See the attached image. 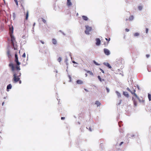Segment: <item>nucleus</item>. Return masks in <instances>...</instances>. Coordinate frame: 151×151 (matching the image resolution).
I'll return each mask as SVG.
<instances>
[{
    "label": "nucleus",
    "mask_w": 151,
    "mask_h": 151,
    "mask_svg": "<svg viewBox=\"0 0 151 151\" xmlns=\"http://www.w3.org/2000/svg\"><path fill=\"white\" fill-rule=\"evenodd\" d=\"M102 81H104V79H102Z\"/></svg>",
    "instance_id": "864d4df0"
},
{
    "label": "nucleus",
    "mask_w": 151,
    "mask_h": 151,
    "mask_svg": "<svg viewBox=\"0 0 151 151\" xmlns=\"http://www.w3.org/2000/svg\"><path fill=\"white\" fill-rule=\"evenodd\" d=\"M118 124H119V127H120V124H120V123H118Z\"/></svg>",
    "instance_id": "3c124183"
},
{
    "label": "nucleus",
    "mask_w": 151,
    "mask_h": 151,
    "mask_svg": "<svg viewBox=\"0 0 151 151\" xmlns=\"http://www.w3.org/2000/svg\"><path fill=\"white\" fill-rule=\"evenodd\" d=\"M72 4L70 0H67V5L68 6H70L72 5Z\"/></svg>",
    "instance_id": "1a4fd4ad"
},
{
    "label": "nucleus",
    "mask_w": 151,
    "mask_h": 151,
    "mask_svg": "<svg viewBox=\"0 0 151 151\" xmlns=\"http://www.w3.org/2000/svg\"><path fill=\"white\" fill-rule=\"evenodd\" d=\"M85 75H86V77L87 76V74H86Z\"/></svg>",
    "instance_id": "8fccbe9b"
},
{
    "label": "nucleus",
    "mask_w": 151,
    "mask_h": 151,
    "mask_svg": "<svg viewBox=\"0 0 151 151\" xmlns=\"http://www.w3.org/2000/svg\"><path fill=\"white\" fill-rule=\"evenodd\" d=\"M62 60V58H61V57H59L58 59V61L60 63L61 61Z\"/></svg>",
    "instance_id": "393cba45"
},
{
    "label": "nucleus",
    "mask_w": 151,
    "mask_h": 151,
    "mask_svg": "<svg viewBox=\"0 0 151 151\" xmlns=\"http://www.w3.org/2000/svg\"><path fill=\"white\" fill-rule=\"evenodd\" d=\"M126 32H128L129 31V29H125Z\"/></svg>",
    "instance_id": "58836bf2"
},
{
    "label": "nucleus",
    "mask_w": 151,
    "mask_h": 151,
    "mask_svg": "<svg viewBox=\"0 0 151 151\" xmlns=\"http://www.w3.org/2000/svg\"><path fill=\"white\" fill-rule=\"evenodd\" d=\"M22 57H23V58H25V57H26V55H25V53H24L22 55Z\"/></svg>",
    "instance_id": "473e14b6"
},
{
    "label": "nucleus",
    "mask_w": 151,
    "mask_h": 151,
    "mask_svg": "<svg viewBox=\"0 0 151 151\" xmlns=\"http://www.w3.org/2000/svg\"><path fill=\"white\" fill-rule=\"evenodd\" d=\"M82 17L83 19L85 21H87L88 19V18L86 16H83Z\"/></svg>",
    "instance_id": "2eb2a0df"
},
{
    "label": "nucleus",
    "mask_w": 151,
    "mask_h": 151,
    "mask_svg": "<svg viewBox=\"0 0 151 151\" xmlns=\"http://www.w3.org/2000/svg\"><path fill=\"white\" fill-rule=\"evenodd\" d=\"M139 35V33H138L137 32L135 33L134 34V36L135 37L137 36H138Z\"/></svg>",
    "instance_id": "a878e982"
},
{
    "label": "nucleus",
    "mask_w": 151,
    "mask_h": 151,
    "mask_svg": "<svg viewBox=\"0 0 151 151\" xmlns=\"http://www.w3.org/2000/svg\"><path fill=\"white\" fill-rule=\"evenodd\" d=\"M122 143H123V142H121L120 144V145H121Z\"/></svg>",
    "instance_id": "a18cd8bd"
},
{
    "label": "nucleus",
    "mask_w": 151,
    "mask_h": 151,
    "mask_svg": "<svg viewBox=\"0 0 151 151\" xmlns=\"http://www.w3.org/2000/svg\"><path fill=\"white\" fill-rule=\"evenodd\" d=\"M52 43L54 45H56L57 43V41L55 39H52Z\"/></svg>",
    "instance_id": "dca6fc26"
},
{
    "label": "nucleus",
    "mask_w": 151,
    "mask_h": 151,
    "mask_svg": "<svg viewBox=\"0 0 151 151\" xmlns=\"http://www.w3.org/2000/svg\"><path fill=\"white\" fill-rule=\"evenodd\" d=\"M14 0L16 3V5L17 6H18V1H17V0Z\"/></svg>",
    "instance_id": "bb28decb"
},
{
    "label": "nucleus",
    "mask_w": 151,
    "mask_h": 151,
    "mask_svg": "<svg viewBox=\"0 0 151 151\" xmlns=\"http://www.w3.org/2000/svg\"><path fill=\"white\" fill-rule=\"evenodd\" d=\"M123 95L127 98H128L129 97V95L128 93L126 92H123Z\"/></svg>",
    "instance_id": "9d476101"
},
{
    "label": "nucleus",
    "mask_w": 151,
    "mask_h": 151,
    "mask_svg": "<svg viewBox=\"0 0 151 151\" xmlns=\"http://www.w3.org/2000/svg\"><path fill=\"white\" fill-rule=\"evenodd\" d=\"M19 65H17L16 64V66L15 67L14 66V64L12 63H10L9 65V66L11 68L12 71L14 72L13 73L15 72L14 71L15 69V68H16L19 71L20 70V68Z\"/></svg>",
    "instance_id": "f03ea898"
},
{
    "label": "nucleus",
    "mask_w": 151,
    "mask_h": 151,
    "mask_svg": "<svg viewBox=\"0 0 151 151\" xmlns=\"http://www.w3.org/2000/svg\"><path fill=\"white\" fill-rule=\"evenodd\" d=\"M68 77L69 79V81L70 82L71 81V77L70 75L68 76Z\"/></svg>",
    "instance_id": "2f4dec72"
},
{
    "label": "nucleus",
    "mask_w": 151,
    "mask_h": 151,
    "mask_svg": "<svg viewBox=\"0 0 151 151\" xmlns=\"http://www.w3.org/2000/svg\"><path fill=\"white\" fill-rule=\"evenodd\" d=\"M121 101H122V100H121L120 102L118 104V105H120V104L121 103Z\"/></svg>",
    "instance_id": "c03bdc74"
},
{
    "label": "nucleus",
    "mask_w": 151,
    "mask_h": 151,
    "mask_svg": "<svg viewBox=\"0 0 151 151\" xmlns=\"http://www.w3.org/2000/svg\"><path fill=\"white\" fill-rule=\"evenodd\" d=\"M127 90L130 92L133 95L136 97H137V96L135 93L136 90H135L133 89L132 91L129 88H127Z\"/></svg>",
    "instance_id": "20e7f679"
},
{
    "label": "nucleus",
    "mask_w": 151,
    "mask_h": 151,
    "mask_svg": "<svg viewBox=\"0 0 151 151\" xmlns=\"http://www.w3.org/2000/svg\"><path fill=\"white\" fill-rule=\"evenodd\" d=\"M104 53L106 55H109L110 54V52L109 50L106 48H104Z\"/></svg>",
    "instance_id": "0eeeda50"
},
{
    "label": "nucleus",
    "mask_w": 151,
    "mask_h": 151,
    "mask_svg": "<svg viewBox=\"0 0 151 151\" xmlns=\"http://www.w3.org/2000/svg\"><path fill=\"white\" fill-rule=\"evenodd\" d=\"M138 99L139 101L140 102H144V100L141 97L140 98H139L138 96L137 97H136Z\"/></svg>",
    "instance_id": "9b49d317"
},
{
    "label": "nucleus",
    "mask_w": 151,
    "mask_h": 151,
    "mask_svg": "<svg viewBox=\"0 0 151 151\" xmlns=\"http://www.w3.org/2000/svg\"><path fill=\"white\" fill-rule=\"evenodd\" d=\"M148 28H146V33H148Z\"/></svg>",
    "instance_id": "ea45409f"
},
{
    "label": "nucleus",
    "mask_w": 151,
    "mask_h": 151,
    "mask_svg": "<svg viewBox=\"0 0 151 151\" xmlns=\"http://www.w3.org/2000/svg\"><path fill=\"white\" fill-rule=\"evenodd\" d=\"M133 99V97H132V99Z\"/></svg>",
    "instance_id": "5fc2aeb1"
},
{
    "label": "nucleus",
    "mask_w": 151,
    "mask_h": 151,
    "mask_svg": "<svg viewBox=\"0 0 151 151\" xmlns=\"http://www.w3.org/2000/svg\"><path fill=\"white\" fill-rule=\"evenodd\" d=\"M13 27H12V30H10V32L11 33L12 32V33L13 32Z\"/></svg>",
    "instance_id": "72a5a7b5"
},
{
    "label": "nucleus",
    "mask_w": 151,
    "mask_h": 151,
    "mask_svg": "<svg viewBox=\"0 0 151 151\" xmlns=\"http://www.w3.org/2000/svg\"><path fill=\"white\" fill-rule=\"evenodd\" d=\"M146 56L147 58H148L150 57V55L148 54L146 55Z\"/></svg>",
    "instance_id": "a19ab883"
},
{
    "label": "nucleus",
    "mask_w": 151,
    "mask_h": 151,
    "mask_svg": "<svg viewBox=\"0 0 151 151\" xmlns=\"http://www.w3.org/2000/svg\"><path fill=\"white\" fill-rule=\"evenodd\" d=\"M134 18V16L132 15L129 17V20L130 21H132L133 19Z\"/></svg>",
    "instance_id": "aec40b11"
},
{
    "label": "nucleus",
    "mask_w": 151,
    "mask_h": 151,
    "mask_svg": "<svg viewBox=\"0 0 151 151\" xmlns=\"http://www.w3.org/2000/svg\"><path fill=\"white\" fill-rule=\"evenodd\" d=\"M28 12H27L26 14L25 19L27 20L28 19Z\"/></svg>",
    "instance_id": "5701e85b"
},
{
    "label": "nucleus",
    "mask_w": 151,
    "mask_h": 151,
    "mask_svg": "<svg viewBox=\"0 0 151 151\" xmlns=\"http://www.w3.org/2000/svg\"><path fill=\"white\" fill-rule=\"evenodd\" d=\"M138 9H139V10H141L142 9V6H139V7H138Z\"/></svg>",
    "instance_id": "7c9ffc66"
},
{
    "label": "nucleus",
    "mask_w": 151,
    "mask_h": 151,
    "mask_svg": "<svg viewBox=\"0 0 151 151\" xmlns=\"http://www.w3.org/2000/svg\"><path fill=\"white\" fill-rule=\"evenodd\" d=\"M101 104V103L98 101H96L95 104L97 105V106H100Z\"/></svg>",
    "instance_id": "a211bd4d"
},
{
    "label": "nucleus",
    "mask_w": 151,
    "mask_h": 151,
    "mask_svg": "<svg viewBox=\"0 0 151 151\" xmlns=\"http://www.w3.org/2000/svg\"><path fill=\"white\" fill-rule=\"evenodd\" d=\"M85 71H86L87 73H89L90 75L92 76H93V73L92 72V71H89V70H85Z\"/></svg>",
    "instance_id": "4468645a"
},
{
    "label": "nucleus",
    "mask_w": 151,
    "mask_h": 151,
    "mask_svg": "<svg viewBox=\"0 0 151 151\" xmlns=\"http://www.w3.org/2000/svg\"><path fill=\"white\" fill-rule=\"evenodd\" d=\"M100 69L102 73H104V71L101 68H100Z\"/></svg>",
    "instance_id": "4c0bfd02"
},
{
    "label": "nucleus",
    "mask_w": 151,
    "mask_h": 151,
    "mask_svg": "<svg viewBox=\"0 0 151 151\" xmlns=\"http://www.w3.org/2000/svg\"><path fill=\"white\" fill-rule=\"evenodd\" d=\"M133 103L134 104L135 106H137V102L136 101L134 100H133Z\"/></svg>",
    "instance_id": "b1692460"
},
{
    "label": "nucleus",
    "mask_w": 151,
    "mask_h": 151,
    "mask_svg": "<svg viewBox=\"0 0 151 151\" xmlns=\"http://www.w3.org/2000/svg\"><path fill=\"white\" fill-rule=\"evenodd\" d=\"M4 102H3L2 103V106H3L4 105Z\"/></svg>",
    "instance_id": "49530a36"
},
{
    "label": "nucleus",
    "mask_w": 151,
    "mask_h": 151,
    "mask_svg": "<svg viewBox=\"0 0 151 151\" xmlns=\"http://www.w3.org/2000/svg\"><path fill=\"white\" fill-rule=\"evenodd\" d=\"M104 64L107 66V67H108L109 68H111V66L110 65L107 63H104Z\"/></svg>",
    "instance_id": "f8f14e48"
},
{
    "label": "nucleus",
    "mask_w": 151,
    "mask_h": 151,
    "mask_svg": "<svg viewBox=\"0 0 151 151\" xmlns=\"http://www.w3.org/2000/svg\"><path fill=\"white\" fill-rule=\"evenodd\" d=\"M42 19V21H43V22L45 23H46V21L45 20V19H44L43 18H41Z\"/></svg>",
    "instance_id": "cd10ccee"
},
{
    "label": "nucleus",
    "mask_w": 151,
    "mask_h": 151,
    "mask_svg": "<svg viewBox=\"0 0 151 151\" xmlns=\"http://www.w3.org/2000/svg\"><path fill=\"white\" fill-rule=\"evenodd\" d=\"M86 30L85 31V33L87 35L89 34V32L91 30L92 28L88 25L85 26Z\"/></svg>",
    "instance_id": "7ed1b4c3"
},
{
    "label": "nucleus",
    "mask_w": 151,
    "mask_h": 151,
    "mask_svg": "<svg viewBox=\"0 0 151 151\" xmlns=\"http://www.w3.org/2000/svg\"><path fill=\"white\" fill-rule=\"evenodd\" d=\"M21 73L18 71L17 72H14L13 74V78L12 81L13 82L16 83L19 81L20 84L21 83L22 81L20 80L19 77L21 76Z\"/></svg>",
    "instance_id": "f257e3e1"
},
{
    "label": "nucleus",
    "mask_w": 151,
    "mask_h": 151,
    "mask_svg": "<svg viewBox=\"0 0 151 151\" xmlns=\"http://www.w3.org/2000/svg\"><path fill=\"white\" fill-rule=\"evenodd\" d=\"M76 83L78 84H81L83 83V81H82L78 80L76 81Z\"/></svg>",
    "instance_id": "ddd939ff"
},
{
    "label": "nucleus",
    "mask_w": 151,
    "mask_h": 151,
    "mask_svg": "<svg viewBox=\"0 0 151 151\" xmlns=\"http://www.w3.org/2000/svg\"><path fill=\"white\" fill-rule=\"evenodd\" d=\"M93 62L96 65H99L100 64H98V63H97L95 61V60H93Z\"/></svg>",
    "instance_id": "c85d7f7f"
},
{
    "label": "nucleus",
    "mask_w": 151,
    "mask_h": 151,
    "mask_svg": "<svg viewBox=\"0 0 151 151\" xmlns=\"http://www.w3.org/2000/svg\"><path fill=\"white\" fill-rule=\"evenodd\" d=\"M98 79L101 82L102 81V79L100 77V76H98Z\"/></svg>",
    "instance_id": "c756f323"
},
{
    "label": "nucleus",
    "mask_w": 151,
    "mask_h": 151,
    "mask_svg": "<svg viewBox=\"0 0 151 151\" xmlns=\"http://www.w3.org/2000/svg\"><path fill=\"white\" fill-rule=\"evenodd\" d=\"M10 35L11 37V43H12V45L14 46V43L15 41V39L14 36L12 35V34H11Z\"/></svg>",
    "instance_id": "423d86ee"
},
{
    "label": "nucleus",
    "mask_w": 151,
    "mask_h": 151,
    "mask_svg": "<svg viewBox=\"0 0 151 151\" xmlns=\"http://www.w3.org/2000/svg\"><path fill=\"white\" fill-rule=\"evenodd\" d=\"M116 93L118 97H121V94L118 91H116Z\"/></svg>",
    "instance_id": "412c9836"
},
{
    "label": "nucleus",
    "mask_w": 151,
    "mask_h": 151,
    "mask_svg": "<svg viewBox=\"0 0 151 151\" xmlns=\"http://www.w3.org/2000/svg\"><path fill=\"white\" fill-rule=\"evenodd\" d=\"M106 90H107V92L109 93V89L108 88L106 87Z\"/></svg>",
    "instance_id": "f704fd0d"
},
{
    "label": "nucleus",
    "mask_w": 151,
    "mask_h": 151,
    "mask_svg": "<svg viewBox=\"0 0 151 151\" xmlns=\"http://www.w3.org/2000/svg\"><path fill=\"white\" fill-rule=\"evenodd\" d=\"M105 39L107 40V41H108V42H109V41L110 40V38H109V39H107V38H105Z\"/></svg>",
    "instance_id": "c9c22d12"
},
{
    "label": "nucleus",
    "mask_w": 151,
    "mask_h": 151,
    "mask_svg": "<svg viewBox=\"0 0 151 151\" xmlns=\"http://www.w3.org/2000/svg\"><path fill=\"white\" fill-rule=\"evenodd\" d=\"M148 96L150 101H151V95L150 94L148 93Z\"/></svg>",
    "instance_id": "4be33fe9"
},
{
    "label": "nucleus",
    "mask_w": 151,
    "mask_h": 151,
    "mask_svg": "<svg viewBox=\"0 0 151 151\" xmlns=\"http://www.w3.org/2000/svg\"><path fill=\"white\" fill-rule=\"evenodd\" d=\"M85 89V90L86 91H87V92H88V90H86V89Z\"/></svg>",
    "instance_id": "de8ad7c7"
},
{
    "label": "nucleus",
    "mask_w": 151,
    "mask_h": 151,
    "mask_svg": "<svg viewBox=\"0 0 151 151\" xmlns=\"http://www.w3.org/2000/svg\"><path fill=\"white\" fill-rule=\"evenodd\" d=\"M15 58L14 61L16 63L17 65H20V63L19 61L18 55L17 53L15 55Z\"/></svg>",
    "instance_id": "39448f33"
},
{
    "label": "nucleus",
    "mask_w": 151,
    "mask_h": 151,
    "mask_svg": "<svg viewBox=\"0 0 151 151\" xmlns=\"http://www.w3.org/2000/svg\"><path fill=\"white\" fill-rule=\"evenodd\" d=\"M21 6H22V9L24 10L25 9H24V7L23 6H22V5H21Z\"/></svg>",
    "instance_id": "37998d69"
},
{
    "label": "nucleus",
    "mask_w": 151,
    "mask_h": 151,
    "mask_svg": "<svg viewBox=\"0 0 151 151\" xmlns=\"http://www.w3.org/2000/svg\"><path fill=\"white\" fill-rule=\"evenodd\" d=\"M65 117H61V119L62 120L64 119H65Z\"/></svg>",
    "instance_id": "79ce46f5"
},
{
    "label": "nucleus",
    "mask_w": 151,
    "mask_h": 151,
    "mask_svg": "<svg viewBox=\"0 0 151 151\" xmlns=\"http://www.w3.org/2000/svg\"><path fill=\"white\" fill-rule=\"evenodd\" d=\"M73 63H76L75 62V61H73Z\"/></svg>",
    "instance_id": "09e8293b"
},
{
    "label": "nucleus",
    "mask_w": 151,
    "mask_h": 151,
    "mask_svg": "<svg viewBox=\"0 0 151 151\" xmlns=\"http://www.w3.org/2000/svg\"><path fill=\"white\" fill-rule=\"evenodd\" d=\"M35 23H34V24H33V26H35Z\"/></svg>",
    "instance_id": "603ef678"
},
{
    "label": "nucleus",
    "mask_w": 151,
    "mask_h": 151,
    "mask_svg": "<svg viewBox=\"0 0 151 151\" xmlns=\"http://www.w3.org/2000/svg\"><path fill=\"white\" fill-rule=\"evenodd\" d=\"M12 87V85L11 84L8 85L7 87V90L11 89Z\"/></svg>",
    "instance_id": "6ab92c4d"
},
{
    "label": "nucleus",
    "mask_w": 151,
    "mask_h": 151,
    "mask_svg": "<svg viewBox=\"0 0 151 151\" xmlns=\"http://www.w3.org/2000/svg\"><path fill=\"white\" fill-rule=\"evenodd\" d=\"M40 42L42 44H44L45 43L42 40H40Z\"/></svg>",
    "instance_id": "e433bc0d"
},
{
    "label": "nucleus",
    "mask_w": 151,
    "mask_h": 151,
    "mask_svg": "<svg viewBox=\"0 0 151 151\" xmlns=\"http://www.w3.org/2000/svg\"><path fill=\"white\" fill-rule=\"evenodd\" d=\"M96 44L97 45H99L101 44V40L99 38H96Z\"/></svg>",
    "instance_id": "6e6552de"
},
{
    "label": "nucleus",
    "mask_w": 151,
    "mask_h": 151,
    "mask_svg": "<svg viewBox=\"0 0 151 151\" xmlns=\"http://www.w3.org/2000/svg\"><path fill=\"white\" fill-rule=\"evenodd\" d=\"M7 54L8 57L9 58H10L11 57V55L10 54V52L9 51H8L7 52Z\"/></svg>",
    "instance_id": "f3484780"
}]
</instances>
